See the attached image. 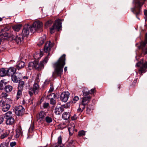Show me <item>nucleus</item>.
<instances>
[{"instance_id":"40","label":"nucleus","mask_w":147,"mask_h":147,"mask_svg":"<svg viewBox=\"0 0 147 147\" xmlns=\"http://www.w3.org/2000/svg\"><path fill=\"white\" fill-rule=\"evenodd\" d=\"M62 138L61 136H60L58 138L57 144H60V145H63L62 144Z\"/></svg>"},{"instance_id":"43","label":"nucleus","mask_w":147,"mask_h":147,"mask_svg":"<svg viewBox=\"0 0 147 147\" xmlns=\"http://www.w3.org/2000/svg\"><path fill=\"white\" fill-rule=\"evenodd\" d=\"M20 134L21 132L20 131H17L16 132V134L15 135V137L16 138H17L19 137Z\"/></svg>"},{"instance_id":"10","label":"nucleus","mask_w":147,"mask_h":147,"mask_svg":"<svg viewBox=\"0 0 147 147\" xmlns=\"http://www.w3.org/2000/svg\"><path fill=\"white\" fill-rule=\"evenodd\" d=\"M14 109L16 114L19 116L23 115L25 111L24 108L22 106L20 105L15 107Z\"/></svg>"},{"instance_id":"61","label":"nucleus","mask_w":147,"mask_h":147,"mask_svg":"<svg viewBox=\"0 0 147 147\" xmlns=\"http://www.w3.org/2000/svg\"><path fill=\"white\" fill-rule=\"evenodd\" d=\"M3 18V17L1 18L0 17V22L2 20Z\"/></svg>"},{"instance_id":"64","label":"nucleus","mask_w":147,"mask_h":147,"mask_svg":"<svg viewBox=\"0 0 147 147\" xmlns=\"http://www.w3.org/2000/svg\"><path fill=\"white\" fill-rule=\"evenodd\" d=\"M1 129H0V134H1Z\"/></svg>"},{"instance_id":"7","label":"nucleus","mask_w":147,"mask_h":147,"mask_svg":"<svg viewBox=\"0 0 147 147\" xmlns=\"http://www.w3.org/2000/svg\"><path fill=\"white\" fill-rule=\"evenodd\" d=\"M40 87L38 84L35 82L33 85V87H30L28 89V92L30 96H33L34 94H37L39 90Z\"/></svg>"},{"instance_id":"53","label":"nucleus","mask_w":147,"mask_h":147,"mask_svg":"<svg viewBox=\"0 0 147 147\" xmlns=\"http://www.w3.org/2000/svg\"><path fill=\"white\" fill-rule=\"evenodd\" d=\"M63 145H60V144H56L55 146H54L53 147H63Z\"/></svg>"},{"instance_id":"1","label":"nucleus","mask_w":147,"mask_h":147,"mask_svg":"<svg viewBox=\"0 0 147 147\" xmlns=\"http://www.w3.org/2000/svg\"><path fill=\"white\" fill-rule=\"evenodd\" d=\"M65 54H63L56 62L53 64L55 71L53 74V76L56 74L57 76L61 77L63 73V67L65 64Z\"/></svg>"},{"instance_id":"25","label":"nucleus","mask_w":147,"mask_h":147,"mask_svg":"<svg viewBox=\"0 0 147 147\" xmlns=\"http://www.w3.org/2000/svg\"><path fill=\"white\" fill-rule=\"evenodd\" d=\"M7 76V69L2 68L0 69V76L3 77Z\"/></svg>"},{"instance_id":"2","label":"nucleus","mask_w":147,"mask_h":147,"mask_svg":"<svg viewBox=\"0 0 147 147\" xmlns=\"http://www.w3.org/2000/svg\"><path fill=\"white\" fill-rule=\"evenodd\" d=\"M49 55V54L42 61H40L39 63H38V62L36 61L29 62L28 66L29 69L31 70L33 68H35L38 71H41L44 68V65L46 64L48 61V56Z\"/></svg>"},{"instance_id":"47","label":"nucleus","mask_w":147,"mask_h":147,"mask_svg":"<svg viewBox=\"0 0 147 147\" xmlns=\"http://www.w3.org/2000/svg\"><path fill=\"white\" fill-rule=\"evenodd\" d=\"M0 147H8V145L6 143L3 142L0 144Z\"/></svg>"},{"instance_id":"28","label":"nucleus","mask_w":147,"mask_h":147,"mask_svg":"<svg viewBox=\"0 0 147 147\" xmlns=\"http://www.w3.org/2000/svg\"><path fill=\"white\" fill-rule=\"evenodd\" d=\"M12 87L10 85H7L5 86L4 88L5 91L7 92H11L12 90Z\"/></svg>"},{"instance_id":"46","label":"nucleus","mask_w":147,"mask_h":147,"mask_svg":"<svg viewBox=\"0 0 147 147\" xmlns=\"http://www.w3.org/2000/svg\"><path fill=\"white\" fill-rule=\"evenodd\" d=\"M4 119V117L3 115H0V124L3 122Z\"/></svg>"},{"instance_id":"56","label":"nucleus","mask_w":147,"mask_h":147,"mask_svg":"<svg viewBox=\"0 0 147 147\" xmlns=\"http://www.w3.org/2000/svg\"><path fill=\"white\" fill-rule=\"evenodd\" d=\"M34 129V125L33 124L29 128V130L30 131V130H31L32 131Z\"/></svg>"},{"instance_id":"50","label":"nucleus","mask_w":147,"mask_h":147,"mask_svg":"<svg viewBox=\"0 0 147 147\" xmlns=\"http://www.w3.org/2000/svg\"><path fill=\"white\" fill-rule=\"evenodd\" d=\"M79 100V97L78 96H75L74 97V98H73V100L74 101L73 102H74V103H75L76 101L78 100Z\"/></svg>"},{"instance_id":"31","label":"nucleus","mask_w":147,"mask_h":147,"mask_svg":"<svg viewBox=\"0 0 147 147\" xmlns=\"http://www.w3.org/2000/svg\"><path fill=\"white\" fill-rule=\"evenodd\" d=\"M24 37V36H22V35H19L17 36L16 38V41L17 43L21 42L23 40Z\"/></svg>"},{"instance_id":"18","label":"nucleus","mask_w":147,"mask_h":147,"mask_svg":"<svg viewBox=\"0 0 147 147\" xmlns=\"http://www.w3.org/2000/svg\"><path fill=\"white\" fill-rule=\"evenodd\" d=\"M46 36L45 35H44L42 37H40L38 40V45L39 46L42 45L46 40Z\"/></svg>"},{"instance_id":"23","label":"nucleus","mask_w":147,"mask_h":147,"mask_svg":"<svg viewBox=\"0 0 147 147\" xmlns=\"http://www.w3.org/2000/svg\"><path fill=\"white\" fill-rule=\"evenodd\" d=\"M86 113L88 114L91 113L93 110V107L92 105H89L87 107Z\"/></svg>"},{"instance_id":"20","label":"nucleus","mask_w":147,"mask_h":147,"mask_svg":"<svg viewBox=\"0 0 147 147\" xmlns=\"http://www.w3.org/2000/svg\"><path fill=\"white\" fill-rule=\"evenodd\" d=\"M90 99L91 97L90 96L84 97L82 98L81 102L87 105L90 102Z\"/></svg>"},{"instance_id":"13","label":"nucleus","mask_w":147,"mask_h":147,"mask_svg":"<svg viewBox=\"0 0 147 147\" xmlns=\"http://www.w3.org/2000/svg\"><path fill=\"white\" fill-rule=\"evenodd\" d=\"M29 25H25L22 30V35L24 37L28 36L29 33V29L30 30Z\"/></svg>"},{"instance_id":"41","label":"nucleus","mask_w":147,"mask_h":147,"mask_svg":"<svg viewBox=\"0 0 147 147\" xmlns=\"http://www.w3.org/2000/svg\"><path fill=\"white\" fill-rule=\"evenodd\" d=\"M49 104L48 103L45 102L42 104V107L44 109H47L49 107Z\"/></svg>"},{"instance_id":"26","label":"nucleus","mask_w":147,"mask_h":147,"mask_svg":"<svg viewBox=\"0 0 147 147\" xmlns=\"http://www.w3.org/2000/svg\"><path fill=\"white\" fill-rule=\"evenodd\" d=\"M46 114L43 111H41L39 114V119L40 121H43L45 120V117L46 116Z\"/></svg>"},{"instance_id":"59","label":"nucleus","mask_w":147,"mask_h":147,"mask_svg":"<svg viewBox=\"0 0 147 147\" xmlns=\"http://www.w3.org/2000/svg\"><path fill=\"white\" fill-rule=\"evenodd\" d=\"M23 78L24 79H28V77H27V76H24L23 77Z\"/></svg>"},{"instance_id":"57","label":"nucleus","mask_w":147,"mask_h":147,"mask_svg":"<svg viewBox=\"0 0 147 147\" xmlns=\"http://www.w3.org/2000/svg\"><path fill=\"white\" fill-rule=\"evenodd\" d=\"M64 70L66 72L67 70V67H65L64 68Z\"/></svg>"},{"instance_id":"32","label":"nucleus","mask_w":147,"mask_h":147,"mask_svg":"<svg viewBox=\"0 0 147 147\" xmlns=\"http://www.w3.org/2000/svg\"><path fill=\"white\" fill-rule=\"evenodd\" d=\"M24 85V82L23 81H20L18 87V89H23Z\"/></svg>"},{"instance_id":"9","label":"nucleus","mask_w":147,"mask_h":147,"mask_svg":"<svg viewBox=\"0 0 147 147\" xmlns=\"http://www.w3.org/2000/svg\"><path fill=\"white\" fill-rule=\"evenodd\" d=\"M136 65L138 67H140L139 71L140 72V74L145 73L147 70V61L144 63L141 62L137 63Z\"/></svg>"},{"instance_id":"6","label":"nucleus","mask_w":147,"mask_h":147,"mask_svg":"<svg viewBox=\"0 0 147 147\" xmlns=\"http://www.w3.org/2000/svg\"><path fill=\"white\" fill-rule=\"evenodd\" d=\"M147 34L145 35V39L144 41H142L140 42V45L138 48L142 49V53L144 55L147 54Z\"/></svg>"},{"instance_id":"51","label":"nucleus","mask_w":147,"mask_h":147,"mask_svg":"<svg viewBox=\"0 0 147 147\" xmlns=\"http://www.w3.org/2000/svg\"><path fill=\"white\" fill-rule=\"evenodd\" d=\"M89 91L90 92V94H93L95 91V88L92 89Z\"/></svg>"},{"instance_id":"8","label":"nucleus","mask_w":147,"mask_h":147,"mask_svg":"<svg viewBox=\"0 0 147 147\" xmlns=\"http://www.w3.org/2000/svg\"><path fill=\"white\" fill-rule=\"evenodd\" d=\"M61 20L58 19L56 20L53 26L50 28V33L51 34L54 33V30H57L58 31H59V29L61 27Z\"/></svg>"},{"instance_id":"19","label":"nucleus","mask_w":147,"mask_h":147,"mask_svg":"<svg viewBox=\"0 0 147 147\" xmlns=\"http://www.w3.org/2000/svg\"><path fill=\"white\" fill-rule=\"evenodd\" d=\"M5 119V123L7 125H13L14 123L15 120L14 118L13 117L6 119Z\"/></svg>"},{"instance_id":"62","label":"nucleus","mask_w":147,"mask_h":147,"mask_svg":"<svg viewBox=\"0 0 147 147\" xmlns=\"http://www.w3.org/2000/svg\"><path fill=\"white\" fill-rule=\"evenodd\" d=\"M42 52L41 51L40 53V55L41 56H42Z\"/></svg>"},{"instance_id":"34","label":"nucleus","mask_w":147,"mask_h":147,"mask_svg":"<svg viewBox=\"0 0 147 147\" xmlns=\"http://www.w3.org/2000/svg\"><path fill=\"white\" fill-rule=\"evenodd\" d=\"M22 89H19L17 93V99H18L22 94Z\"/></svg>"},{"instance_id":"4","label":"nucleus","mask_w":147,"mask_h":147,"mask_svg":"<svg viewBox=\"0 0 147 147\" xmlns=\"http://www.w3.org/2000/svg\"><path fill=\"white\" fill-rule=\"evenodd\" d=\"M12 103V100L10 98H7L5 101H0V105L1 106L2 111L4 112L9 110L11 107V105Z\"/></svg>"},{"instance_id":"12","label":"nucleus","mask_w":147,"mask_h":147,"mask_svg":"<svg viewBox=\"0 0 147 147\" xmlns=\"http://www.w3.org/2000/svg\"><path fill=\"white\" fill-rule=\"evenodd\" d=\"M53 46V45L50 41L47 42L44 47V51L45 52L49 53L51 48Z\"/></svg>"},{"instance_id":"58","label":"nucleus","mask_w":147,"mask_h":147,"mask_svg":"<svg viewBox=\"0 0 147 147\" xmlns=\"http://www.w3.org/2000/svg\"><path fill=\"white\" fill-rule=\"evenodd\" d=\"M121 87V85L120 84H119L118 85V88L119 89H120Z\"/></svg>"},{"instance_id":"5","label":"nucleus","mask_w":147,"mask_h":147,"mask_svg":"<svg viewBox=\"0 0 147 147\" xmlns=\"http://www.w3.org/2000/svg\"><path fill=\"white\" fill-rule=\"evenodd\" d=\"M42 24L39 21L34 22L32 25L30 26V30L31 32L34 33L35 31L40 32L42 31Z\"/></svg>"},{"instance_id":"54","label":"nucleus","mask_w":147,"mask_h":147,"mask_svg":"<svg viewBox=\"0 0 147 147\" xmlns=\"http://www.w3.org/2000/svg\"><path fill=\"white\" fill-rule=\"evenodd\" d=\"M83 110L80 107H79V108L77 110L79 112H82Z\"/></svg>"},{"instance_id":"11","label":"nucleus","mask_w":147,"mask_h":147,"mask_svg":"<svg viewBox=\"0 0 147 147\" xmlns=\"http://www.w3.org/2000/svg\"><path fill=\"white\" fill-rule=\"evenodd\" d=\"M69 96V93L68 92H63L61 95L60 99L62 101L66 102L67 101Z\"/></svg>"},{"instance_id":"3","label":"nucleus","mask_w":147,"mask_h":147,"mask_svg":"<svg viewBox=\"0 0 147 147\" xmlns=\"http://www.w3.org/2000/svg\"><path fill=\"white\" fill-rule=\"evenodd\" d=\"M145 0H134L135 3V5L134 7L131 9V11L136 15V17L138 19V16L140 15L142 13L141 10V7Z\"/></svg>"},{"instance_id":"39","label":"nucleus","mask_w":147,"mask_h":147,"mask_svg":"<svg viewBox=\"0 0 147 147\" xmlns=\"http://www.w3.org/2000/svg\"><path fill=\"white\" fill-rule=\"evenodd\" d=\"M8 96V94L5 92H3L1 94L0 96L2 98H7L6 97Z\"/></svg>"},{"instance_id":"60","label":"nucleus","mask_w":147,"mask_h":147,"mask_svg":"<svg viewBox=\"0 0 147 147\" xmlns=\"http://www.w3.org/2000/svg\"><path fill=\"white\" fill-rule=\"evenodd\" d=\"M137 82V79H136L135 80H134V82H133V83H134V84H136V82Z\"/></svg>"},{"instance_id":"52","label":"nucleus","mask_w":147,"mask_h":147,"mask_svg":"<svg viewBox=\"0 0 147 147\" xmlns=\"http://www.w3.org/2000/svg\"><path fill=\"white\" fill-rule=\"evenodd\" d=\"M54 90V88L53 86V85H51V87L50 88V89H49V92H52Z\"/></svg>"},{"instance_id":"42","label":"nucleus","mask_w":147,"mask_h":147,"mask_svg":"<svg viewBox=\"0 0 147 147\" xmlns=\"http://www.w3.org/2000/svg\"><path fill=\"white\" fill-rule=\"evenodd\" d=\"M86 105L84 103H82V102H81L80 105L79 107L81 108V109H82V110H84V109H85V108L86 107Z\"/></svg>"},{"instance_id":"33","label":"nucleus","mask_w":147,"mask_h":147,"mask_svg":"<svg viewBox=\"0 0 147 147\" xmlns=\"http://www.w3.org/2000/svg\"><path fill=\"white\" fill-rule=\"evenodd\" d=\"M4 80H1L0 82V89L2 90L4 86L7 84L6 82H4Z\"/></svg>"},{"instance_id":"16","label":"nucleus","mask_w":147,"mask_h":147,"mask_svg":"<svg viewBox=\"0 0 147 147\" xmlns=\"http://www.w3.org/2000/svg\"><path fill=\"white\" fill-rule=\"evenodd\" d=\"M75 127L73 123L69 124L68 126V129L70 135H72L73 133Z\"/></svg>"},{"instance_id":"21","label":"nucleus","mask_w":147,"mask_h":147,"mask_svg":"<svg viewBox=\"0 0 147 147\" xmlns=\"http://www.w3.org/2000/svg\"><path fill=\"white\" fill-rule=\"evenodd\" d=\"M17 74V73H16L11 76L12 80L13 82L16 83L18 82L20 79V78L19 77H18V76L16 75Z\"/></svg>"},{"instance_id":"36","label":"nucleus","mask_w":147,"mask_h":147,"mask_svg":"<svg viewBox=\"0 0 147 147\" xmlns=\"http://www.w3.org/2000/svg\"><path fill=\"white\" fill-rule=\"evenodd\" d=\"M45 120L46 122L49 123L51 122L52 121L51 117L49 116L46 117Z\"/></svg>"},{"instance_id":"48","label":"nucleus","mask_w":147,"mask_h":147,"mask_svg":"<svg viewBox=\"0 0 147 147\" xmlns=\"http://www.w3.org/2000/svg\"><path fill=\"white\" fill-rule=\"evenodd\" d=\"M17 143L16 142H13L10 143V145L11 147H13L16 145Z\"/></svg>"},{"instance_id":"29","label":"nucleus","mask_w":147,"mask_h":147,"mask_svg":"<svg viewBox=\"0 0 147 147\" xmlns=\"http://www.w3.org/2000/svg\"><path fill=\"white\" fill-rule=\"evenodd\" d=\"M75 142V141L71 140L66 144V147H71L74 145Z\"/></svg>"},{"instance_id":"24","label":"nucleus","mask_w":147,"mask_h":147,"mask_svg":"<svg viewBox=\"0 0 147 147\" xmlns=\"http://www.w3.org/2000/svg\"><path fill=\"white\" fill-rule=\"evenodd\" d=\"M25 65V63L23 61H21L19 62L16 65V68L18 70L23 68Z\"/></svg>"},{"instance_id":"27","label":"nucleus","mask_w":147,"mask_h":147,"mask_svg":"<svg viewBox=\"0 0 147 147\" xmlns=\"http://www.w3.org/2000/svg\"><path fill=\"white\" fill-rule=\"evenodd\" d=\"M62 117L65 120H67L70 117V113L69 112L64 113L62 115Z\"/></svg>"},{"instance_id":"17","label":"nucleus","mask_w":147,"mask_h":147,"mask_svg":"<svg viewBox=\"0 0 147 147\" xmlns=\"http://www.w3.org/2000/svg\"><path fill=\"white\" fill-rule=\"evenodd\" d=\"M64 111L63 108L62 107H56L55 109V113L56 115H60Z\"/></svg>"},{"instance_id":"55","label":"nucleus","mask_w":147,"mask_h":147,"mask_svg":"<svg viewBox=\"0 0 147 147\" xmlns=\"http://www.w3.org/2000/svg\"><path fill=\"white\" fill-rule=\"evenodd\" d=\"M144 14L145 16V18H147V10H145L144 11Z\"/></svg>"},{"instance_id":"63","label":"nucleus","mask_w":147,"mask_h":147,"mask_svg":"<svg viewBox=\"0 0 147 147\" xmlns=\"http://www.w3.org/2000/svg\"><path fill=\"white\" fill-rule=\"evenodd\" d=\"M5 33H6V34L5 33V35L4 36H8V34H7V33L6 32H5Z\"/></svg>"},{"instance_id":"30","label":"nucleus","mask_w":147,"mask_h":147,"mask_svg":"<svg viewBox=\"0 0 147 147\" xmlns=\"http://www.w3.org/2000/svg\"><path fill=\"white\" fill-rule=\"evenodd\" d=\"M22 26L21 25H17L13 26V28L15 31L18 32L20 30Z\"/></svg>"},{"instance_id":"15","label":"nucleus","mask_w":147,"mask_h":147,"mask_svg":"<svg viewBox=\"0 0 147 147\" xmlns=\"http://www.w3.org/2000/svg\"><path fill=\"white\" fill-rule=\"evenodd\" d=\"M7 76H11L16 73V69L13 67H10L7 69Z\"/></svg>"},{"instance_id":"44","label":"nucleus","mask_w":147,"mask_h":147,"mask_svg":"<svg viewBox=\"0 0 147 147\" xmlns=\"http://www.w3.org/2000/svg\"><path fill=\"white\" fill-rule=\"evenodd\" d=\"M83 94L84 96H87L90 94V92L89 91H86L85 90H84L82 91Z\"/></svg>"},{"instance_id":"37","label":"nucleus","mask_w":147,"mask_h":147,"mask_svg":"<svg viewBox=\"0 0 147 147\" xmlns=\"http://www.w3.org/2000/svg\"><path fill=\"white\" fill-rule=\"evenodd\" d=\"M86 132L84 130H81L78 132V136L80 137L84 136Z\"/></svg>"},{"instance_id":"38","label":"nucleus","mask_w":147,"mask_h":147,"mask_svg":"<svg viewBox=\"0 0 147 147\" xmlns=\"http://www.w3.org/2000/svg\"><path fill=\"white\" fill-rule=\"evenodd\" d=\"M9 134L7 132H5L2 134L0 136L1 139H3L7 137L8 135Z\"/></svg>"},{"instance_id":"35","label":"nucleus","mask_w":147,"mask_h":147,"mask_svg":"<svg viewBox=\"0 0 147 147\" xmlns=\"http://www.w3.org/2000/svg\"><path fill=\"white\" fill-rule=\"evenodd\" d=\"M53 22L51 20H49L47 21L45 25V27L47 28L48 27L50 26L52 24Z\"/></svg>"},{"instance_id":"22","label":"nucleus","mask_w":147,"mask_h":147,"mask_svg":"<svg viewBox=\"0 0 147 147\" xmlns=\"http://www.w3.org/2000/svg\"><path fill=\"white\" fill-rule=\"evenodd\" d=\"M4 117L5 119L13 117L12 112L10 111L7 112L4 114Z\"/></svg>"},{"instance_id":"45","label":"nucleus","mask_w":147,"mask_h":147,"mask_svg":"<svg viewBox=\"0 0 147 147\" xmlns=\"http://www.w3.org/2000/svg\"><path fill=\"white\" fill-rule=\"evenodd\" d=\"M10 29V27L9 26H5L3 27L1 30L2 31L6 32L8 31Z\"/></svg>"},{"instance_id":"49","label":"nucleus","mask_w":147,"mask_h":147,"mask_svg":"<svg viewBox=\"0 0 147 147\" xmlns=\"http://www.w3.org/2000/svg\"><path fill=\"white\" fill-rule=\"evenodd\" d=\"M77 118L78 117L76 114H74V115L72 116L71 118L72 120H76Z\"/></svg>"},{"instance_id":"14","label":"nucleus","mask_w":147,"mask_h":147,"mask_svg":"<svg viewBox=\"0 0 147 147\" xmlns=\"http://www.w3.org/2000/svg\"><path fill=\"white\" fill-rule=\"evenodd\" d=\"M56 96L54 93H51L48 96V98L50 99V103L53 106L56 104L55 98Z\"/></svg>"}]
</instances>
